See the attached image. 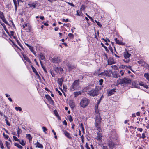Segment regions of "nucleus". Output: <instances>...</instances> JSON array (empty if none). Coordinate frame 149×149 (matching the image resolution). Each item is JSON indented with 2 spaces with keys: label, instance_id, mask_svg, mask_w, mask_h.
<instances>
[{
  "label": "nucleus",
  "instance_id": "1",
  "mask_svg": "<svg viewBox=\"0 0 149 149\" xmlns=\"http://www.w3.org/2000/svg\"><path fill=\"white\" fill-rule=\"evenodd\" d=\"M99 90L97 88L93 89L87 92V94L90 96L94 97L97 96L99 93Z\"/></svg>",
  "mask_w": 149,
  "mask_h": 149
},
{
  "label": "nucleus",
  "instance_id": "2",
  "mask_svg": "<svg viewBox=\"0 0 149 149\" xmlns=\"http://www.w3.org/2000/svg\"><path fill=\"white\" fill-rule=\"evenodd\" d=\"M101 118L100 116L96 117L95 120V125L97 129L99 131L101 130Z\"/></svg>",
  "mask_w": 149,
  "mask_h": 149
},
{
  "label": "nucleus",
  "instance_id": "3",
  "mask_svg": "<svg viewBox=\"0 0 149 149\" xmlns=\"http://www.w3.org/2000/svg\"><path fill=\"white\" fill-rule=\"evenodd\" d=\"M79 80H76L72 83L70 88L72 91H73L78 89L79 84Z\"/></svg>",
  "mask_w": 149,
  "mask_h": 149
},
{
  "label": "nucleus",
  "instance_id": "4",
  "mask_svg": "<svg viewBox=\"0 0 149 149\" xmlns=\"http://www.w3.org/2000/svg\"><path fill=\"white\" fill-rule=\"evenodd\" d=\"M131 82V80L130 79L126 78L122 79L120 81L121 85L123 86H125L127 84H130Z\"/></svg>",
  "mask_w": 149,
  "mask_h": 149
},
{
  "label": "nucleus",
  "instance_id": "5",
  "mask_svg": "<svg viewBox=\"0 0 149 149\" xmlns=\"http://www.w3.org/2000/svg\"><path fill=\"white\" fill-rule=\"evenodd\" d=\"M89 100L86 98H84L80 102V104L81 107L84 108L88 106L89 104Z\"/></svg>",
  "mask_w": 149,
  "mask_h": 149
},
{
  "label": "nucleus",
  "instance_id": "6",
  "mask_svg": "<svg viewBox=\"0 0 149 149\" xmlns=\"http://www.w3.org/2000/svg\"><path fill=\"white\" fill-rule=\"evenodd\" d=\"M112 73V71L110 70H108L104 71V72L99 74V76L101 75L103 76H106L108 77L110 76L111 74Z\"/></svg>",
  "mask_w": 149,
  "mask_h": 149
},
{
  "label": "nucleus",
  "instance_id": "7",
  "mask_svg": "<svg viewBox=\"0 0 149 149\" xmlns=\"http://www.w3.org/2000/svg\"><path fill=\"white\" fill-rule=\"evenodd\" d=\"M107 144L109 149H113L115 147V144L112 141H109Z\"/></svg>",
  "mask_w": 149,
  "mask_h": 149
},
{
  "label": "nucleus",
  "instance_id": "8",
  "mask_svg": "<svg viewBox=\"0 0 149 149\" xmlns=\"http://www.w3.org/2000/svg\"><path fill=\"white\" fill-rule=\"evenodd\" d=\"M45 97L48 100V101L50 104H52L54 103V102L53 100H52L49 95H46Z\"/></svg>",
  "mask_w": 149,
  "mask_h": 149
},
{
  "label": "nucleus",
  "instance_id": "9",
  "mask_svg": "<svg viewBox=\"0 0 149 149\" xmlns=\"http://www.w3.org/2000/svg\"><path fill=\"white\" fill-rule=\"evenodd\" d=\"M115 90L116 89H113L108 91V95L109 96H110L114 94L116 92Z\"/></svg>",
  "mask_w": 149,
  "mask_h": 149
},
{
  "label": "nucleus",
  "instance_id": "10",
  "mask_svg": "<svg viewBox=\"0 0 149 149\" xmlns=\"http://www.w3.org/2000/svg\"><path fill=\"white\" fill-rule=\"evenodd\" d=\"M52 61L54 63H57L60 60L58 57H54L52 58Z\"/></svg>",
  "mask_w": 149,
  "mask_h": 149
},
{
  "label": "nucleus",
  "instance_id": "11",
  "mask_svg": "<svg viewBox=\"0 0 149 149\" xmlns=\"http://www.w3.org/2000/svg\"><path fill=\"white\" fill-rule=\"evenodd\" d=\"M35 145H36V147L40 148L41 149H43V146L42 144H40L39 142L37 141L35 144Z\"/></svg>",
  "mask_w": 149,
  "mask_h": 149
},
{
  "label": "nucleus",
  "instance_id": "12",
  "mask_svg": "<svg viewBox=\"0 0 149 149\" xmlns=\"http://www.w3.org/2000/svg\"><path fill=\"white\" fill-rule=\"evenodd\" d=\"M63 133L69 139H71L72 138V137L71 136L70 133L68 132L67 131H64Z\"/></svg>",
  "mask_w": 149,
  "mask_h": 149
},
{
  "label": "nucleus",
  "instance_id": "13",
  "mask_svg": "<svg viewBox=\"0 0 149 149\" xmlns=\"http://www.w3.org/2000/svg\"><path fill=\"white\" fill-rule=\"evenodd\" d=\"M69 105L72 109L74 108L75 107V103L72 101H70Z\"/></svg>",
  "mask_w": 149,
  "mask_h": 149
},
{
  "label": "nucleus",
  "instance_id": "14",
  "mask_svg": "<svg viewBox=\"0 0 149 149\" xmlns=\"http://www.w3.org/2000/svg\"><path fill=\"white\" fill-rule=\"evenodd\" d=\"M97 139L98 140L101 141L102 135L100 132H98L97 134Z\"/></svg>",
  "mask_w": 149,
  "mask_h": 149
},
{
  "label": "nucleus",
  "instance_id": "15",
  "mask_svg": "<svg viewBox=\"0 0 149 149\" xmlns=\"http://www.w3.org/2000/svg\"><path fill=\"white\" fill-rule=\"evenodd\" d=\"M130 56V54L127 52L126 51L124 52V56L125 58H129Z\"/></svg>",
  "mask_w": 149,
  "mask_h": 149
},
{
  "label": "nucleus",
  "instance_id": "16",
  "mask_svg": "<svg viewBox=\"0 0 149 149\" xmlns=\"http://www.w3.org/2000/svg\"><path fill=\"white\" fill-rule=\"evenodd\" d=\"M73 94L74 95V97H76L78 95H81V91H79L77 92H74Z\"/></svg>",
  "mask_w": 149,
  "mask_h": 149
},
{
  "label": "nucleus",
  "instance_id": "17",
  "mask_svg": "<svg viewBox=\"0 0 149 149\" xmlns=\"http://www.w3.org/2000/svg\"><path fill=\"white\" fill-rule=\"evenodd\" d=\"M26 137L29 140V142L32 141V138L30 134H27L26 135Z\"/></svg>",
  "mask_w": 149,
  "mask_h": 149
},
{
  "label": "nucleus",
  "instance_id": "18",
  "mask_svg": "<svg viewBox=\"0 0 149 149\" xmlns=\"http://www.w3.org/2000/svg\"><path fill=\"white\" fill-rule=\"evenodd\" d=\"M139 64H141L142 66H144L146 64L145 62L143 60H140L138 61Z\"/></svg>",
  "mask_w": 149,
  "mask_h": 149
},
{
  "label": "nucleus",
  "instance_id": "19",
  "mask_svg": "<svg viewBox=\"0 0 149 149\" xmlns=\"http://www.w3.org/2000/svg\"><path fill=\"white\" fill-rule=\"evenodd\" d=\"M63 78H58L57 80V83L58 84H61L63 83Z\"/></svg>",
  "mask_w": 149,
  "mask_h": 149
},
{
  "label": "nucleus",
  "instance_id": "20",
  "mask_svg": "<svg viewBox=\"0 0 149 149\" xmlns=\"http://www.w3.org/2000/svg\"><path fill=\"white\" fill-rule=\"evenodd\" d=\"M28 5L32 8H34L36 7L35 4L34 3H29Z\"/></svg>",
  "mask_w": 149,
  "mask_h": 149
},
{
  "label": "nucleus",
  "instance_id": "21",
  "mask_svg": "<svg viewBox=\"0 0 149 149\" xmlns=\"http://www.w3.org/2000/svg\"><path fill=\"white\" fill-rule=\"evenodd\" d=\"M115 40L116 43L118 44L119 45H122L123 44L122 42L121 41L118 40L116 38H115Z\"/></svg>",
  "mask_w": 149,
  "mask_h": 149
},
{
  "label": "nucleus",
  "instance_id": "22",
  "mask_svg": "<svg viewBox=\"0 0 149 149\" xmlns=\"http://www.w3.org/2000/svg\"><path fill=\"white\" fill-rule=\"evenodd\" d=\"M39 56L40 57V58L41 60H43L45 59V57L44 56L43 54L42 53H40L39 54Z\"/></svg>",
  "mask_w": 149,
  "mask_h": 149
},
{
  "label": "nucleus",
  "instance_id": "23",
  "mask_svg": "<svg viewBox=\"0 0 149 149\" xmlns=\"http://www.w3.org/2000/svg\"><path fill=\"white\" fill-rule=\"evenodd\" d=\"M17 132L18 136H19V134L21 133L22 131L20 129L19 127H18Z\"/></svg>",
  "mask_w": 149,
  "mask_h": 149
},
{
  "label": "nucleus",
  "instance_id": "24",
  "mask_svg": "<svg viewBox=\"0 0 149 149\" xmlns=\"http://www.w3.org/2000/svg\"><path fill=\"white\" fill-rule=\"evenodd\" d=\"M144 76L149 81V74L145 73Z\"/></svg>",
  "mask_w": 149,
  "mask_h": 149
},
{
  "label": "nucleus",
  "instance_id": "25",
  "mask_svg": "<svg viewBox=\"0 0 149 149\" xmlns=\"http://www.w3.org/2000/svg\"><path fill=\"white\" fill-rule=\"evenodd\" d=\"M139 84L143 86L145 88H147L148 86L144 84L143 82H141L139 83Z\"/></svg>",
  "mask_w": 149,
  "mask_h": 149
},
{
  "label": "nucleus",
  "instance_id": "26",
  "mask_svg": "<svg viewBox=\"0 0 149 149\" xmlns=\"http://www.w3.org/2000/svg\"><path fill=\"white\" fill-rule=\"evenodd\" d=\"M33 47H32L31 46L29 48L30 50L31 51V52L34 54H36L34 50L33 49Z\"/></svg>",
  "mask_w": 149,
  "mask_h": 149
},
{
  "label": "nucleus",
  "instance_id": "27",
  "mask_svg": "<svg viewBox=\"0 0 149 149\" xmlns=\"http://www.w3.org/2000/svg\"><path fill=\"white\" fill-rule=\"evenodd\" d=\"M15 109L17 111L19 110V111H22L21 108L20 107H15Z\"/></svg>",
  "mask_w": 149,
  "mask_h": 149
},
{
  "label": "nucleus",
  "instance_id": "28",
  "mask_svg": "<svg viewBox=\"0 0 149 149\" xmlns=\"http://www.w3.org/2000/svg\"><path fill=\"white\" fill-rule=\"evenodd\" d=\"M68 36L70 38H74V36L73 34L70 33L68 34Z\"/></svg>",
  "mask_w": 149,
  "mask_h": 149
},
{
  "label": "nucleus",
  "instance_id": "29",
  "mask_svg": "<svg viewBox=\"0 0 149 149\" xmlns=\"http://www.w3.org/2000/svg\"><path fill=\"white\" fill-rule=\"evenodd\" d=\"M6 146H7V148H8V149H10V143L7 141H6Z\"/></svg>",
  "mask_w": 149,
  "mask_h": 149
},
{
  "label": "nucleus",
  "instance_id": "30",
  "mask_svg": "<svg viewBox=\"0 0 149 149\" xmlns=\"http://www.w3.org/2000/svg\"><path fill=\"white\" fill-rule=\"evenodd\" d=\"M4 15L3 14V13L0 11V18L1 19L2 18H3V17H4Z\"/></svg>",
  "mask_w": 149,
  "mask_h": 149
},
{
  "label": "nucleus",
  "instance_id": "31",
  "mask_svg": "<svg viewBox=\"0 0 149 149\" xmlns=\"http://www.w3.org/2000/svg\"><path fill=\"white\" fill-rule=\"evenodd\" d=\"M1 19L5 23H6L7 24H8V23L4 17H3V18H2Z\"/></svg>",
  "mask_w": 149,
  "mask_h": 149
},
{
  "label": "nucleus",
  "instance_id": "32",
  "mask_svg": "<svg viewBox=\"0 0 149 149\" xmlns=\"http://www.w3.org/2000/svg\"><path fill=\"white\" fill-rule=\"evenodd\" d=\"M95 21L97 23V25L100 27H101L102 26V25L98 21H97L96 20H95Z\"/></svg>",
  "mask_w": 149,
  "mask_h": 149
},
{
  "label": "nucleus",
  "instance_id": "33",
  "mask_svg": "<svg viewBox=\"0 0 149 149\" xmlns=\"http://www.w3.org/2000/svg\"><path fill=\"white\" fill-rule=\"evenodd\" d=\"M15 145L19 149H22V146L19 144L15 143Z\"/></svg>",
  "mask_w": 149,
  "mask_h": 149
},
{
  "label": "nucleus",
  "instance_id": "34",
  "mask_svg": "<svg viewBox=\"0 0 149 149\" xmlns=\"http://www.w3.org/2000/svg\"><path fill=\"white\" fill-rule=\"evenodd\" d=\"M128 58H125L123 60L126 63H128L130 61V60Z\"/></svg>",
  "mask_w": 149,
  "mask_h": 149
},
{
  "label": "nucleus",
  "instance_id": "35",
  "mask_svg": "<svg viewBox=\"0 0 149 149\" xmlns=\"http://www.w3.org/2000/svg\"><path fill=\"white\" fill-rule=\"evenodd\" d=\"M23 56L25 60H26L27 61H29L30 60L27 56H26L25 55L24 56Z\"/></svg>",
  "mask_w": 149,
  "mask_h": 149
},
{
  "label": "nucleus",
  "instance_id": "36",
  "mask_svg": "<svg viewBox=\"0 0 149 149\" xmlns=\"http://www.w3.org/2000/svg\"><path fill=\"white\" fill-rule=\"evenodd\" d=\"M13 138L16 141H19V140L16 137L13 136Z\"/></svg>",
  "mask_w": 149,
  "mask_h": 149
},
{
  "label": "nucleus",
  "instance_id": "37",
  "mask_svg": "<svg viewBox=\"0 0 149 149\" xmlns=\"http://www.w3.org/2000/svg\"><path fill=\"white\" fill-rule=\"evenodd\" d=\"M103 97V96H102L99 100L97 101V105L100 103L102 98Z\"/></svg>",
  "mask_w": 149,
  "mask_h": 149
},
{
  "label": "nucleus",
  "instance_id": "38",
  "mask_svg": "<svg viewBox=\"0 0 149 149\" xmlns=\"http://www.w3.org/2000/svg\"><path fill=\"white\" fill-rule=\"evenodd\" d=\"M3 135L4 138L6 139H7L9 137V136L6 134H5L4 133L3 134Z\"/></svg>",
  "mask_w": 149,
  "mask_h": 149
},
{
  "label": "nucleus",
  "instance_id": "39",
  "mask_svg": "<svg viewBox=\"0 0 149 149\" xmlns=\"http://www.w3.org/2000/svg\"><path fill=\"white\" fill-rule=\"evenodd\" d=\"M69 120L71 122H72L73 121V119L70 115L69 116Z\"/></svg>",
  "mask_w": 149,
  "mask_h": 149
},
{
  "label": "nucleus",
  "instance_id": "40",
  "mask_svg": "<svg viewBox=\"0 0 149 149\" xmlns=\"http://www.w3.org/2000/svg\"><path fill=\"white\" fill-rule=\"evenodd\" d=\"M31 68H32V69L33 72L34 73H35V72H37V71H36V69L33 66H31Z\"/></svg>",
  "mask_w": 149,
  "mask_h": 149
},
{
  "label": "nucleus",
  "instance_id": "41",
  "mask_svg": "<svg viewBox=\"0 0 149 149\" xmlns=\"http://www.w3.org/2000/svg\"><path fill=\"white\" fill-rule=\"evenodd\" d=\"M103 80L102 79H101L99 81V84L100 85H102L103 82Z\"/></svg>",
  "mask_w": 149,
  "mask_h": 149
},
{
  "label": "nucleus",
  "instance_id": "42",
  "mask_svg": "<svg viewBox=\"0 0 149 149\" xmlns=\"http://www.w3.org/2000/svg\"><path fill=\"white\" fill-rule=\"evenodd\" d=\"M0 148L2 149H4V147L3 143L2 142L0 143Z\"/></svg>",
  "mask_w": 149,
  "mask_h": 149
},
{
  "label": "nucleus",
  "instance_id": "43",
  "mask_svg": "<svg viewBox=\"0 0 149 149\" xmlns=\"http://www.w3.org/2000/svg\"><path fill=\"white\" fill-rule=\"evenodd\" d=\"M84 10V5H82L80 9V11L81 12L82 11V10Z\"/></svg>",
  "mask_w": 149,
  "mask_h": 149
},
{
  "label": "nucleus",
  "instance_id": "44",
  "mask_svg": "<svg viewBox=\"0 0 149 149\" xmlns=\"http://www.w3.org/2000/svg\"><path fill=\"white\" fill-rule=\"evenodd\" d=\"M5 120L6 121V124L7 125H8V126H10V123L8 122V120H7V119H5Z\"/></svg>",
  "mask_w": 149,
  "mask_h": 149
},
{
  "label": "nucleus",
  "instance_id": "45",
  "mask_svg": "<svg viewBox=\"0 0 149 149\" xmlns=\"http://www.w3.org/2000/svg\"><path fill=\"white\" fill-rule=\"evenodd\" d=\"M85 147L87 149H90V148L88 146L87 143H86Z\"/></svg>",
  "mask_w": 149,
  "mask_h": 149
},
{
  "label": "nucleus",
  "instance_id": "46",
  "mask_svg": "<svg viewBox=\"0 0 149 149\" xmlns=\"http://www.w3.org/2000/svg\"><path fill=\"white\" fill-rule=\"evenodd\" d=\"M56 91H57V92H58L59 93V95H60V96H61L62 95V93L60 92V91H59L58 89L57 88H56Z\"/></svg>",
  "mask_w": 149,
  "mask_h": 149
},
{
  "label": "nucleus",
  "instance_id": "47",
  "mask_svg": "<svg viewBox=\"0 0 149 149\" xmlns=\"http://www.w3.org/2000/svg\"><path fill=\"white\" fill-rule=\"evenodd\" d=\"M77 15H78V16L81 15V11H80L79 12V11L77 10Z\"/></svg>",
  "mask_w": 149,
  "mask_h": 149
},
{
  "label": "nucleus",
  "instance_id": "48",
  "mask_svg": "<svg viewBox=\"0 0 149 149\" xmlns=\"http://www.w3.org/2000/svg\"><path fill=\"white\" fill-rule=\"evenodd\" d=\"M124 71L123 70H121L120 72V73L121 76H122L124 73Z\"/></svg>",
  "mask_w": 149,
  "mask_h": 149
},
{
  "label": "nucleus",
  "instance_id": "49",
  "mask_svg": "<svg viewBox=\"0 0 149 149\" xmlns=\"http://www.w3.org/2000/svg\"><path fill=\"white\" fill-rule=\"evenodd\" d=\"M63 88L64 90V91H66V89H67L66 86H65L64 85V84H63Z\"/></svg>",
  "mask_w": 149,
  "mask_h": 149
},
{
  "label": "nucleus",
  "instance_id": "50",
  "mask_svg": "<svg viewBox=\"0 0 149 149\" xmlns=\"http://www.w3.org/2000/svg\"><path fill=\"white\" fill-rule=\"evenodd\" d=\"M0 23L1 24V25L3 26V28H4L5 29H6V27L4 23H1V22H0Z\"/></svg>",
  "mask_w": 149,
  "mask_h": 149
},
{
  "label": "nucleus",
  "instance_id": "51",
  "mask_svg": "<svg viewBox=\"0 0 149 149\" xmlns=\"http://www.w3.org/2000/svg\"><path fill=\"white\" fill-rule=\"evenodd\" d=\"M54 113L55 114L56 116H58V114L56 110H55L54 111Z\"/></svg>",
  "mask_w": 149,
  "mask_h": 149
},
{
  "label": "nucleus",
  "instance_id": "52",
  "mask_svg": "<svg viewBox=\"0 0 149 149\" xmlns=\"http://www.w3.org/2000/svg\"><path fill=\"white\" fill-rule=\"evenodd\" d=\"M142 136L141 138H142L143 139H144L146 137L145 134H144V133H143L142 134ZM140 138H141V137H140Z\"/></svg>",
  "mask_w": 149,
  "mask_h": 149
},
{
  "label": "nucleus",
  "instance_id": "53",
  "mask_svg": "<svg viewBox=\"0 0 149 149\" xmlns=\"http://www.w3.org/2000/svg\"><path fill=\"white\" fill-rule=\"evenodd\" d=\"M67 3L68 4H69V5L71 6L72 7L75 6L72 3H71L68 2H67Z\"/></svg>",
  "mask_w": 149,
  "mask_h": 149
},
{
  "label": "nucleus",
  "instance_id": "54",
  "mask_svg": "<svg viewBox=\"0 0 149 149\" xmlns=\"http://www.w3.org/2000/svg\"><path fill=\"white\" fill-rule=\"evenodd\" d=\"M109 50L110 51H111V52H112V53H113L112 48L111 47L109 46Z\"/></svg>",
  "mask_w": 149,
  "mask_h": 149
},
{
  "label": "nucleus",
  "instance_id": "55",
  "mask_svg": "<svg viewBox=\"0 0 149 149\" xmlns=\"http://www.w3.org/2000/svg\"><path fill=\"white\" fill-rule=\"evenodd\" d=\"M88 17L93 22H94V21L93 19L89 15H88Z\"/></svg>",
  "mask_w": 149,
  "mask_h": 149
},
{
  "label": "nucleus",
  "instance_id": "56",
  "mask_svg": "<svg viewBox=\"0 0 149 149\" xmlns=\"http://www.w3.org/2000/svg\"><path fill=\"white\" fill-rule=\"evenodd\" d=\"M42 128L43 130V131L45 132V131L47 130V128L44 127H43Z\"/></svg>",
  "mask_w": 149,
  "mask_h": 149
},
{
  "label": "nucleus",
  "instance_id": "57",
  "mask_svg": "<svg viewBox=\"0 0 149 149\" xmlns=\"http://www.w3.org/2000/svg\"><path fill=\"white\" fill-rule=\"evenodd\" d=\"M143 130L142 128H137V130L138 131H140V132H142L143 131Z\"/></svg>",
  "mask_w": 149,
  "mask_h": 149
},
{
  "label": "nucleus",
  "instance_id": "58",
  "mask_svg": "<svg viewBox=\"0 0 149 149\" xmlns=\"http://www.w3.org/2000/svg\"><path fill=\"white\" fill-rule=\"evenodd\" d=\"M10 33H11V35L13 36L14 35V31H11Z\"/></svg>",
  "mask_w": 149,
  "mask_h": 149
},
{
  "label": "nucleus",
  "instance_id": "59",
  "mask_svg": "<svg viewBox=\"0 0 149 149\" xmlns=\"http://www.w3.org/2000/svg\"><path fill=\"white\" fill-rule=\"evenodd\" d=\"M40 18L42 20H43L44 19V17L43 16H40Z\"/></svg>",
  "mask_w": 149,
  "mask_h": 149
},
{
  "label": "nucleus",
  "instance_id": "60",
  "mask_svg": "<svg viewBox=\"0 0 149 149\" xmlns=\"http://www.w3.org/2000/svg\"><path fill=\"white\" fill-rule=\"evenodd\" d=\"M63 124L64 125H67V123L65 120H64L63 122Z\"/></svg>",
  "mask_w": 149,
  "mask_h": 149
},
{
  "label": "nucleus",
  "instance_id": "61",
  "mask_svg": "<svg viewBox=\"0 0 149 149\" xmlns=\"http://www.w3.org/2000/svg\"><path fill=\"white\" fill-rule=\"evenodd\" d=\"M20 143L22 145H25V143H24V141L23 140H22V142H20Z\"/></svg>",
  "mask_w": 149,
  "mask_h": 149
},
{
  "label": "nucleus",
  "instance_id": "62",
  "mask_svg": "<svg viewBox=\"0 0 149 149\" xmlns=\"http://www.w3.org/2000/svg\"><path fill=\"white\" fill-rule=\"evenodd\" d=\"M102 149H108L106 146H103L102 147Z\"/></svg>",
  "mask_w": 149,
  "mask_h": 149
},
{
  "label": "nucleus",
  "instance_id": "63",
  "mask_svg": "<svg viewBox=\"0 0 149 149\" xmlns=\"http://www.w3.org/2000/svg\"><path fill=\"white\" fill-rule=\"evenodd\" d=\"M13 1L15 5L17 4V1L16 0H14V1Z\"/></svg>",
  "mask_w": 149,
  "mask_h": 149
},
{
  "label": "nucleus",
  "instance_id": "64",
  "mask_svg": "<svg viewBox=\"0 0 149 149\" xmlns=\"http://www.w3.org/2000/svg\"><path fill=\"white\" fill-rule=\"evenodd\" d=\"M52 132L53 133V134L54 135H56V132H55L54 130L53 129L52 130Z\"/></svg>",
  "mask_w": 149,
  "mask_h": 149
}]
</instances>
